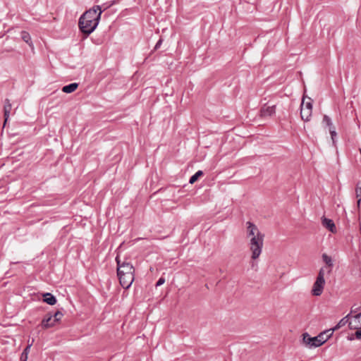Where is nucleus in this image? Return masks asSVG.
<instances>
[{"instance_id":"nucleus-1","label":"nucleus","mask_w":361,"mask_h":361,"mask_svg":"<svg viewBox=\"0 0 361 361\" xmlns=\"http://www.w3.org/2000/svg\"><path fill=\"white\" fill-rule=\"evenodd\" d=\"M246 238L252 260L257 259L262 252L264 234L253 223H246Z\"/></svg>"},{"instance_id":"nucleus-2","label":"nucleus","mask_w":361,"mask_h":361,"mask_svg":"<svg viewBox=\"0 0 361 361\" xmlns=\"http://www.w3.org/2000/svg\"><path fill=\"white\" fill-rule=\"evenodd\" d=\"M102 11L99 6L85 11L79 19V27L80 30L87 35L91 34L97 27Z\"/></svg>"},{"instance_id":"nucleus-3","label":"nucleus","mask_w":361,"mask_h":361,"mask_svg":"<svg viewBox=\"0 0 361 361\" xmlns=\"http://www.w3.org/2000/svg\"><path fill=\"white\" fill-rule=\"evenodd\" d=\"M116 261L118 265L117 273L120 283L123 288L127 289L132 285L134 281V267L127 262L121 263L118 256L116 258Z\"/></svg>"},{"instance_id":"nucleus-4","label":"nucleus","mask_w":361,"mask_h":361,"mask_svg":"<svg viewBox=\"0 0 361 361\" xmlns=\"http://www.w3.org/2000/svg\"><path fill=\"white\" fill-rule=\"evenodd\" d=\"M324 275V269L321 268L319 271L316 280L312 285L311 289L312 295L320 296L323 293L326 283Z\"/></svg>"},{"instance_id":"nucleus-5","label":"nucleus","mask_w":361,"mask_h":361,"mask_svg":"<svg viewBox=\"0 0 361 361\" xmlns=\"http://www.w3.org/2000/svg\"><path fill=\"white\" fill-rule=\"evenodd\" d=\"M312 114V102L311 98L303 97L301 106L300 116L304 121H309Z\"/></svg>"},{"instance_id":"nucleus-6","label":"nucleus","mask_w":361,"mask_h":361,"mask_svg":"<svg viewBox=\"0 0 361 361\" xmlns=\"http://www.w3.org/2000/svg\"><path fill=\"white\" fill-rule=\"evenodd\" d=\"M302 343L309 348L321 346L317 336L311 337L307 333L302 334Z\"/></svg>"},{"instance_id":"nucleus-7","label":"nucleus","mask_w":361,"mask_h":361,"mask_svg":"<svg viewBox=\"0 0 361 361\" xmlns=\"http://www.w3.org/2000/svg\"><path fill=\"white\" fill-rule=\"evenodd\" d=\"M276 113V106L264 104L260 110L259 115L262 118H267L274 116Z\"/></svg>"},{"instance_id":"nucleus-8","label":"nucleus","mask_w":361,"mask_h":361,"mask_svg":"<svg viewBox=\"0 0 361 361\" xmlns=\"http://www.w3.org/2000/svg\"><path fill=\"white\" fill-rule=\"evenodd\" d=\"M56 325V324L52 315L50 314L46 315L42 321V326L45 329L54 327Z\"/></svg>"},{"instance_id":"nucleus-9","label":"nucleus","mask_w":361,"mask_h":361,"mask_svg":"<svg viewBox=\"0 0 361 361\" xmlns=\"http://www.w3.org/2000/svg\"><path fill=\"white\" fill-rule=\"evenodd\" d=\"M322 223L324 227L328 229L333 233H336V227L335 224L331 219L323 217L322 219Z\"/></svg>"},{"instance_id":"nucleus-10","label":"nucleus","mask_w":361,"mask_h":361,"mask_svg":"<svg viewBox=\"0 0 361 361\" xmlns=\"http://www.w3.org/2000/svg\"><path fill=\"white\" fill-rule=\"evenodd\" d=\"M333 335L332 331L330 329L321 332L319 335H317V338L319 339V342L320 345H323L326 343Z\"/></svg>"},{"instance_id":"nucleus-11","label":"nucleus","mask_w":361,"mask_h":361,"mask_svg":"<svg viewBox=\"0 0 361 361\" xmlns=\"http://www.w3.org/2000/svg\"><path fill=\"white\" fill-rule=\"evenodd\" d=\"M43 301L50 305H54L56 303V298L51 293H46L42 295Z\"/></svg>"},{"instance_id":"nucleus-12","label":"nucleus","mask_w":361,"mask_h":361,"mask_svg":"<svg viewBox=\"0 0 361 361\" xmlns=\"http://www.w3.org/2000/svg\"><path fill=\"white\" fill-rule=\"evenodd\" d=\"M11 107H12V106H11V104L9 99H6L4 106V117H5L4 124L6 123L7 120L9 118Z\"/></svg>"},{"instance_id":"nucleus-13","label":"nucleus","mask_w":361,"mask_h":361,"mask_svg":"<svg viewBox=\"0 0 361 361\" xmlns=\"http://www.w3.org/2000/svg\"><path fill=\"white\" fill-rule=\"evenodd\" d=\"M353 318L354 320L349 323V326L351 329H357V326L361 324V312L356 314Z\"/></svg>"},{"instance_id":"nucleus-14","label":"nucleus","mask_w":361,"mask_h":361,"mask_svg":"<svg viewBox=\"0 0 361 361\" xmlns=\"http://www.w3.org/2000/svg\"><path fill=\"white\" fill-rule=\"evenodd\" d=\"M78 83H71L68 85L64 86L62 88V91L65 93H71L73 92L78 88Z\"/></svg>"},{"instance_id":"nucleus-15","label":"nucleus","mask_w":361,"mask_h":361,"mask_svg":"<svg viewBox=\"0 0 361 361\" xmlns=\"http://www.w3.org/2000/svg\"><path fill=\"white\" fill-rule=\"evenodd\" d=\"M32 345V343L28 344V345L24 349L23 352L21 354L20 356V361H27L28 357V353L30 352V349Z\"/></svg>"},{"instance_id":"nucleus-16","label":"nucleus","mask_w":361,"mask_h":361,"mask_svg":"<svg viewBox=\"0 0 361 361\" xmlns=\"http://www.w3.org/2000/svg\"><path fill=\"white\" fill-rule=\"evenodd\" d=\"M355 195H356V198L357 199V206L359 207L360 205V202H361V183H358L357 184V186L355 188Z\"/></svg>"},{"instance_id":"nucleus-17","label":"nucleus","mask_w":361,"mask_h":361,"mask_svg":"<svg viewBox=\"0 0 361 361\" xmlns=\"http://www.w3.org/2000/svg\"><path fill=\"white\" fill-rule=\"evenodd\" d=\"M202 175H203V172L202 171H197L193 176H191V178H190L189 183L190 184H193Z\"/></svg>"},{"instance_id":"nucleus-18","label":"nucleus","mask_w":361,"mask_h":361,"mask_svg":"<svg viewBox=\"0 0 361 361\" xmlns=\"http://www.w3.org/2000/svg\"><path fill=\"white\" fill-rule=\"evenodd\" d=\"M322 259L324 261V262L329 267H333V261H332V259L330 256H329L328 255L326 254H323L322 255Z\"/></svg>"},{"instance_id":"nucleus-19","label":"nucleus","mask_w":361,"mask_h":361,"mask_svg":"<svg viewBox=\"0 0 361 361\" xmlns=\"http://www.w3.org/2000/svg\"><path fill=\"white\" fill-rule=\"evenodd\" d=\"M21 37L24 42H25L30 46L32 45L31 37H30V35L29 33H27V32H25V31L22 32Z\"/></svg>"},{"instance_id":"nucleus-20","label":"nucleus","mask_w":361,"mask_h":361,"mask_svg":"<svg viewBox=\"0 0 361 361\" xmlns=\"http://www.w3.org/2000/svg\"><path fill=\"white\" fill-rule=\"evenodd\" d=\"M346 318L347 317H343L342 319L340 320V322L337 324V325L335 327H334L333 329H330V330L332 331V333H334V331L338 330L339 328H341V326H344L346 324Z\"/></svg>"},{"instance_id":"nucleus-21","label":"nucleus","mask_w":361,"mask_h":361,"mask_svg":"<svg viewBox=\"0 0 361 361\" xmlns=\"http://www.w3.org/2000/svg\"><path fill=\"white\" fill-rule=\"evenodd\" d=\"M63 316V313L60 311H57L55 312V314L52 317L55 321L56 324H57L60 322Z\"/></svg>"},{"instance_id":"nucleus-22","label":"nucleus","mask_w":361,"mask_h":361,"mask_svg":"<svg viewBox=\"0 0 361 361\" xmlns=\"http://www.w3.org/2000/svg\"><path fill=\"white\" fill-rule=\"evenodd\" d=\"M323 123H325L326 126H328L329 128L333 126V123L331 122V118L326 115H324L323 117Z\"/></svg>"},{"instance_id":"nucleus-23","label":"nucleus","mask_w":361,"mask_h":361,"mask_svg":"<svg viewBox=\"0 0 361 361\" xmlns=\"http://www.w3.org/2000/svg\"><path fill=\"white\" fill-rule=\"evenodd\" d=\"M329 132L331 136V140L333 142L335 143V137L336 136V132L335 131L333 126L329 128Z\"/></svg>"},{"instance_id":"nucleus-24","label":"nucleus","mask_w":361,"mask_h":361,"mask_svg":"<svg viewBox=\"0 0 361 361\" xmlns=\"http://www.w3.org/2000/svg\"><path fill=\"white\" fill-rule=\"evenodd\" d=\"M164 283H165V279H164V278L161 277V278L158 280V281L157 282L156 286H159L163 285Z\"/></svg>"},{"instance_id":"nucleus-25","label":"nucleus","mask_w":361,"mask_h":361,"mask_svg":"<svg viewBox=\"0 0 361 361\" xmlns=\"http://www.w3.org/2000/svg\"><path fill=\"white\" fill-rule=\"evenodd\" d=\"M357 331L355 332V336L357 339L361 340V328L360 329H356Z\"/></svg>"},{"instance_id":"nucleus-26","label":"nucleus","mask_w":361,"mask_h":361,"mask_svg":"<svg viewBox=\"0 0 361 361\" xmlns=\"http://www.w3.org/2000/svg\"><path fill=\"white\" fill-rule=\"evenodd\" d=\"M161 43V40H159V41L157 43L156 46H155V48H156V49H157V48H158V47H159V46H160Z\"/></svg>"}]
</instances>
